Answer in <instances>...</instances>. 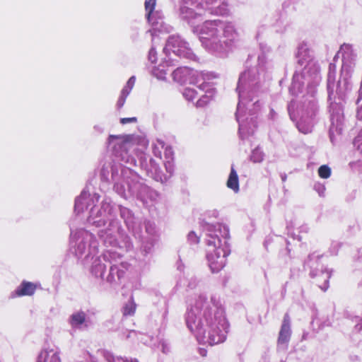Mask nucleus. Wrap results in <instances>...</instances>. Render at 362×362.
I'll use <instances>...</instances> for the list:
<instances>
[{"mask_svg":"<svg viewBox=\"0 0 362 362\" xmlns=\"http://www.w3.org/2000/svg\"><path fill=\"white\" fill-rule=\"evenodd\" d=\"M204 318L207 325L209 343L214 345L223 342L226 339L228 325L223 309L208 310L204 313Z\"/></svg>","mask_w":362,"mask_h":362,"instance_id":"nucleus-1","label":"nucleus"},{"mask_svg":"<svg viewBox=\"0 0 362 362\" xmlns=\"http://www.w3.org/2000/svg\"><path fill=\"white\" fill-rule=\"evenodd\" d=\"M222 28V23L220 21H206L201 30L202 39H212L216 37L219 33L218 28Z\"/></svg>","mask_w":362,"mask_h":362,"instance_id":"nucleus-5","label":"nucleus"},{"mask_svg":"<svg viewBox=\"0 0 362 362\" xmlns=\"http://www.w3.org/2000/svg\"><path fill=\"white\" fill-rule=\"evenodd\" d=\"M285 325L287 326H290L289 325V316L288 314H286L284 317V321H283L282 325Z\"/></svg>","mask_w":362,"mask_h":362,"instance_id":"nucleus-27","label":"nucleus"},{"mask_svg":"<svg viewBox=\"0 0 362 362\" xmlns=\"http://www.w3.org/2000/svg\"><path fill=\"white\" fill-rule=\"evenodd\" d=\"M209 101V98L206 95H203L200 99H199L197 102V107H203L206 105Z\"/></svg>","mask_w":362,"mask_h":362,"instance_id":"nucleus-20","label":"nucleus"},{"mask_svg":"<svg viewBox=\"0 0 362 362\" xmlns=\"http://www.w3.org/2000/svg\"><path fill=\"white\" fill-rule=\"evenodd\" d=\"M168 62L160 64L158 66L153 68L152 74L158 79H165L167 72L169 71Z\"/></svg>","mask_w":362,"mask_h":362,"instance_id":"nucleus-11","label":"nucleus"},{"mask_svg":"<svg viewBox=\"0 0 362 362\" xmlns=\"http://www.w3.org/2000/svg\"><path fill=\"white\" fill-rule=\"evenodd\" d=\"M166 48L179 57L190 58L192 56L191 49L187 44L178 36H171L168 38Z\"/></svg>","mask_w":362,"mask_h":362,"instance_id":"nucleus-3","label":"nucleus"},{"mask_svg":"<svg viewBox=\"0 0 362 362\" xmlns=\"http://www.w3.org/2000/svg\"><path fill=\"white\" fill-rule=\"evenodd\" d=\"M226 185L229 189L233 190L235 192H238L239 191L238 175L233 166L231 167Z\"/></svg>","mask_w":362,"mask_h":362,"instance_id":"nucleus-10","label":"nucleus"},{"mask_svg":"<svg viewBox=\"0 0 362 362\" xmlns=\"http://www.w3.org/2000/svg\"><path fill=\"white\" fill-rule=\"evenodd\" d=\"M156 52L153 49L150 50L149 52V59L152 63L156 62V57L155 55Z\"/></svg>","mask_w":362,"mask_h":362,"instance_id":"nucleus-26","label":"nucleus"},{"mask_svg":"<svg viewBox=\"0 0 362 362\" xmlns=\"http://www.w3.org/2000/svg\"><path fill=\"white\" fill-rule=\"evenodd\" d=\"M250 159L254 163H260L264 159V153L259 149L255 148L252 152Z\"/></svg>","mask_w":362,"mask_h":362,"instance_id":"nucleus-14","label":"nucleus"},{"mask_svg":"<svg viewBox=\"0 0 362 362\" xmlns=\"http://www.w3.org/2000/svg\"><path fill=\"white\" fill-rule=\"evenodd\" d=\"M120 266L122 268L120 269L118 265L114 264L111 266L110 269V274L107 277V281L112 283L115 281V275L118 279L123 277L124 274V270L127 269V264L126 262H121Z\"/></svg>","mask_w":362,"mask_h":362,"instance_id":"nucleus-8","label":"nucleus"},{"mask_svg":"<svg viewBox=\"0 0 362 362\" xmlns=\"http://www.w3.org/2000/svg\"><path fill=\"white\" fill-rule=\"evenodd\" d=\"M185 5L181 7V12L186 18H194L196 16L195 8L201 5L199 0H184Z\"/></svg>","mask_w":362,"mask_h":362,"instance_id":"nucleus-7","label":"nucleus"},{"mask_svg":"<svg viewBox=\"0 0 362 362\" xmlns=\"http://www.w3.org/2000/svg\"><path fill=\"white\" fill-rule=\"evenodd\" d=\"M100 268L102 270L101 275H103L105 270V264H100Z\"/></svg>","mask_w":362,"mask_h":362,"instance_id":"nucleus-30","label":"nucleus"},{"mask_svg":"<svg viewBox=\"0 0 362 362\" xmlns=\"http://www.w3.org/2000/svg\"><path fill=\"white\" fill-rule=\"evenodd\" d=\"M183 96L187 100H193L195 99L197 96V91L190 88H187L185 89L183 92Z\"/></svg>","mask_w":362,"mask_h":362,"instance_id":"nucleus-19","label":"nucleus"},{"mask_svg":"<svg viewBox=\"0 0 362 362\" xmlns=\"http://www.w3.org/2000/svg\"><path fill=\"white\" fill-rule=\"evenodd\" d=\"M86 320V314L84 312H78L74 313L71 317V324L72 326H78L82 325Z\"/></svg>","mask_w":362,"mask_h":362,"instance_id":"nucleus-13","label":"nucleus"},{"mask_svg":"<svg viewBox=\"0 0 362 362\" xmlns=\"http://www.w3.org/2000/svg\"><path fill=\"white\" fill-rule=\"evenodd\" d=\"M291 336L290 326L281 325L278 338L279 344H286L289 341Z\"/></svg>","mask_w":362,"mask_h":362,"instance_id":"nucleus-12","label":"nucleus"},{"mask_svg":"<svg viewBox=\"0 0 362 362\" xmlns=\"http://www.w3.org/2000/svg\"><path fill=\"white\" fill-rule=\"evenodd\" d=\"M37 286L36 284L23 281L21 284L15 290L13 296L21 297L25 296H33L37 290Z\"/></svg>","mask_w":362,"mask_h":362,"instance_id":"nucleus-6","label":"nucleus"},{"mask_svg":"<svg viewBox=\"0 0 362 362\" xmlns=\"http://www.w3.org/2000/svg\"><path fill=\"white\" fill-rule=\"evenodd\" d=\"M37 362H61V359L57 352L53 349L42 350L39 356Z\"/></svg>","mask_w":362,"mask_h":362,"instance_id":"nucleus-9","label":"nucleus"},{"mask_svg":"<svg viewBox=\"0 0 362 362\" xmlns=\"http://www.w3.org/2000/svg\"><path fill=\"white\" fill-rule=\"evenodd\" d=\"M122 139V136L121 135H110L108 140L110 142H111L113 139Z\"/></svg>","mask_w":362,"mask_h":362,"instance_id":"nucleus-28","label":"nucleus"},{"mask_svg":"<svg viewBox=\"0 0 362 362\" xmlns=\"http://www.w3.org/2000/svg\"><path fill=\"white\" fill-rule=\"evenodd\" d=\"M356 329L358 330V331H361L362 330V324L361 325H357L356 326Z\"/></svg>","mask_w":362,"mask_h":362,"instance_id":"nucleus-31","label":"nucleus"},{"mask_svg":"<svg viewBox=\"0 0 362 362\" xmlns=\"http://www.w3.org/2000/svg\"><path fill=\"white\" fill-rule=\"evenodd\" d=\"M132 88L127 86V85L122 88L121 91V95L127 97L131 92Z\"/></svg>","mask_w":362,"mask_h":362,"instance_id":"nucleus-24","label":"nucleus"},{"mask_svg":"<svg viewBox=\"0 0 362 362\" xmlns=\"http://www.w3.org/2000/svg\"><path fill=\"white\" fill-rule=\"evenodd\" d=\"M136 311V305L133 302L129 303L123 308V315L125 316L133 315Z\"/></svg>","mask_w":362,"mask_h":362,"instance_id":"nucleus-18","label":"nucleus"},{"mask_svg":"<svg viewBox=\"0 0 362 362\" xmlns=\"http://www.w3.org/2000/svg\"><path fill=\"white\" fill-rule=\"evenodd\" d=\"M189 314H188V316L187 317V327L191 329L192 330L193 329V327L192 326V325L189 323Z\"/></svg>","mask_w":362,"mask_h":362,"instance_id":"nucleus-29","label":"nucleus"},{"mask_svg":"<svg viewBox=\"0 0 362 362\" xmlns=\"http://www.w3.org/2000/svg\"><path fill=\"white\" fill-rule=\"evenodd\" d=\"M173 80L180 83L189 82V83H197V81L192 78L195 76V73L190 69L184 66L177 68L172 74ZM197 76L199 74L196 73Z\"/></svg>","mask_w":362,"mask_h":362,"instance_id":"nucleus-4","label":"nucleus"},{"mask_svg":"<svg viewBox=\"0 0 362 362\" xmlns=\"http://www.w3.org/2000/svg\"><path fill=\"white\" fill-rule=\"evenodd\" d=\"M318 175L322 179H327L331 175V169L327 165H321L318 168Z\"/></svg>","mask_w":362,"mask_h":362,"instance_id":"nucleus-16","label":"nucleus"},{"mask_svg":"<svg viewBox=\"0 0 362 362\" xmlns=\"http://www.w3.org/2000/svg\"><path fill=\"white\" fill-rule=\"evenodd\" d=\"M136 117H124V118H121L120 119V123L122 124H126L127 123H130V122H136Z\"/></svg>","mask_w":362,"mask_h":362,"instance_id":"nucleus-22","label":"nucleus"},{"mask_svg":"<svg viewBox=\"0 0 362 362\" xmlns=\"http://www.w3.org/2000/svg\"><path fill=\"white\" fill-rule=\"evenodd\" d=\"M127 98V97L124 96V95L120 94V96H119V99H118V100L117 102V104H116L118 110H120L123 107V105L125 103Z\"/></svg>","mask_w":362,"mask_h":362,"instance_id":"nucleus-21","label":"nucleus"},{"mask_svg":"<svg viewBox=\"0 0 362 362\" xmlns=\"http://www.w3.org/2000/svg\"><path fill=\"white\" fill-rule=\"evenodd\" d=\"M188 239L194 243H199V238L196 235L195 233L192 231L188 234Z\"/></svg>","mask_w":362,"mask_h":362,"instance_id":"nucleus-23","label":"nucleus"},{"mask_svg":"<svg viewBox=\"0 0 362 362\" xmlns=\"http://www.w3.org/2000/svg\"><path fill=\"white\" fill-rule=\"evenodd\" d=\"M156 0H145V9L147 12V18L150 20L151 13L153 12L156 6Z\"/></svg>","mask_w":362,"mask_h":362,"instance_id":"nucleus-15","label":"nucleus"},{"mask_svg":"<svg viewBox=\"0 0 362 362\" xmlns=\"http://www.w3.org/2000/svg\"><path fill=\"white\" fill-rule=\"evenodd\" d=\"M135 81L136 78L134 76H132L129 78L126 85L132 89L135 84Z\"/></svg>","mask_w":362,"mask_h":362,"instance_id":"nucleus-25","label":"nucleus"},{"mask_svg":"<svg viewBox=\"0 0 362 362\" xmlns=\"http://www.w3.org/2000/svg\"><path fill=\"white\" fill-rule=\"evenodd\" d=\"M207 259L212 272H218L225 265L227 251L223 247L221 240L217 235H209L206 239Z\"/></svg>","mask_w":362,"mask_h":362,"instance_id":"nucleus-2","label":"nucleus"},{"mask_svg":"<svg viewBox=\"0 0 362 362\" xmlns=\"http://www.w3.org/2000/svg\"><path fill=\"white\" fill-rule=\"evenodd\" d=\"M122 139L124 143H131L133 144L139 143V141H144V139L135 135L122 136Z\"/></svg>","mask_w":362,"mask_h":362,"instance_id":"nucleus-17","label":"nucleus"}]
</instances>
